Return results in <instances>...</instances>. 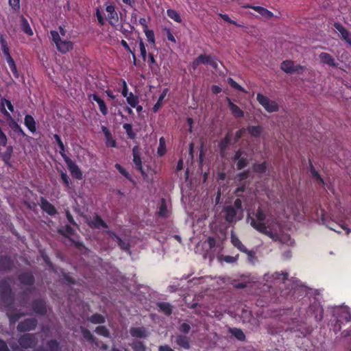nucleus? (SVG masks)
<instances>
[{
  "instance_id": "f257e3e1",
  "label": "nucleus",
  "mask_w": 351,
  "mask_h": 351,
  "mask_svg": "<svg viewBox=\"0 0 351 351\" xmlns=\"http://www.w3.org/2000/svg\"><path fill=\"white\" fill-rule=\"evenodd\" d=\"M0 297L7 310H11L14 305V294L10 283L6 280H0Z\"/></svg>"
},
{
  "instance_id": "f03ea898",
  "label": "nucleus",
  "mask_w": 351,
  "mask_h": 351,
  "mask_svg": "<svg viewBox=\"0 0 351 351\" xmlns=\"http://www.w3.org/2000/svg\"><path fill=\"white\" fill-rule=\"evenodd\" d=\"M50 35L57 50L61 53H66L73 49V43L68 39H62L58 31L51 30Z\"/></svg>"
},
{
  "instance_id": "7ed1b4c3",
  "label": "nucleus",
  "mask_w": 351,
  "mask_h": 351,
  "mask_svg": "<svg viewBox=\"0 0 351 351\" xmlns=\"http://www.w3.org/2000/svg\"><path fill=\"white\" fill-rule=\"evenodd\" d=\"M250 225L258 232L269 237L274 241H280V237L277 233H274L267 230V226L265 223H256V221L253 217H250Z\"/></svg>"
},
{
  "instance_id": "20e7f679",
  "label": "nucleus",
  "mask_w": 351,
  "mask_h": 351,
  "mask_svg": "<svg viewBox=\"0 0 351 351\" xmlns=\"http://www.w3.org/2000/svg\"><path fill=\"white\" fill-rule=\"evenodd\" d=\"M256 99L264 109L269 113L279 110V106L275 101L270 100L267 97L260 93H257Z\"/></svg>"
},
{
  "instance_id": "39448f33",
  "label": "nucleus",
  "mask_w": 351,
  "mask_h": 351,
  "mask_svg": "<svg viewBox=\"0 0 351 351\" xmlns=\"http://www.w3.org/2000/svg\"><path fill=\"white\" fill-rule=\"evenodd\" d=\"M18 342L21 348L28 349L34 348L38 340L35 334L25 333L19 337Z\"/></svg>"
},
{
  "instance_id": "423d86ee",
  "label": "nucleus",
  "mask_w": 351,
  "mask_h": 351,
  "mask_svg": "<svg viewBox=\"0 0 351 351\" xmlns=\"http://www.w3.org/2000/svg\"><path fill=\"white\" fill-rule=\"evenodd\" d=\"M37 325L38 320L36 318H27L18 324L16 329L19 332H26L34 330Z\"/></svg>"
},
{
  "instance_id": "0eeeda50",
  "label": "nucleus",
  "mask_w": 351,
  "mask_h": 351,
  "mask_svg": "<svg viewBox=\"0 0 351 351\" xmlns=\"http://www.w3.org/2000/svg\"><path fill=\"white\" fill-rule=\"evenodd\" d=\"M33 311L40 315H45L47 313L46 301L43 298L35 299L31 304Z\"/></svg>"
},
{
  "instance_id": "6e6552de",
  "label": "nucleus",
  "mask_w": 351,
  "mask_h": 351,
  "mask_svg": "<svg viewBox=\"0 0 351 351\" xmlns=\"http://www.w3.org/2000/svg\"><path fill=\"white\" fill-rule=\"evenodd\" d=\"M64 160L72 176L77 180H82L83 178V173L76 163L69 157H66Z\"/></svg>"
},
{
  "instance_id": "1a4fd4ad",
  "label": "nucleus",
  "mask_w": 351,
  "mask_h": 351,
  "mask_svg": "<svg viewBox=\"0 0 351 351\" xmlns=\"http://www.w3.org/2000/svg\"><path fill=\"white\" fill-rule=\"evenodd\" d=\"M308 311L314 315L317 322H321L324 317V309L318 301L315 300L308 306Z\"/></svg>"
},
{
  "instance_id": "9d476101",
  "label": "nucleus",
  "mask_w": 351,
  "mask_h": 351,
  "mask_svg": "<svg viewBox=\"0 0 351 351\" xmlns=\"http://www.w3.org/2000/svg\"><path fill=\"white\" fill-rule=\"evenodd\" d=\"M106 11L108 13L106 19L111 26H115L119 22V16L115 7L111 3H106Z\"/></svg>"
},
{
  "instance_id": "9b49d317",
  "label": "nucleus",
  "mask_w": 351,
  "mask_h": 351,
  "mask_svg": "<svg viewBox=\"0 0 351 351\" xmlns=\"http://www.w3.org/2000/svg\"><path fill=\"white\" fill-rule=\"evenodd\" d=\"M351 322V314L348 311L341 312L338 316L337 321L334 326V331L335 333L340 331L342 328V325L344 323Z\"/></svg>"
},
{
  "instance_id": "f8f14e48",
  "label": "nucleus",
  "mask_w": 351,
  "mask_h": 351,
  "mask_svg": "<svg viewBox=\"0 0 351 351\" xmlns=\"http://www.w3.org/2000/svg\"><path fill=\"white\" fill-rule=\"evenodd\" d=\"M14 267V261L10 256L0 255V271H10Z\"/></svg>"
},
{
  "instance_id": "ddd939ff",
  "label": "nucleus",
  "mask_w": 351,
  "mask_h": 351,
  "mask_svg": "<svg viewBox=\"0 0 351 351\" xmlns=\"http://www.w3.org/2000/svg\"><path fill=\"white\" fill-rule=\"evenodd\" d=\"M133 162L136 166V169L139 171L143 177L147 176V173L143 169L142 160L139 153L138 146H134L132 149Z\"/></svg>"
},
{
  "instance_id": "4468645a",
  "label": "nucleus",
  "mask_w": 351,
  "mask_h": 351,
  "mask_svg": "<svg viewBox=\"0 0 351 351\" xmlns=\"http://www.w3.org/2000/svg\"><path fill=\"white\" fill-rule=\"evenodd\" d=\"M333 26L339 32L341 38L351 46V33L339 22L334 23Z\"/></svg>"
},
{
  "instance_id": "2eb2a0df",
  "label": "nucleus",
  "mask_w": 351,
  "mask_h": 351,
  "mask_svg": "<svg viewBox=\"0 0 351 351\" xmlns=\"http://www.w3.org/2000/svg\"><path fill=\"white\" fill-rule=\"evenodd\" d=\"M18 280L21 284L32 286L35 282V277L32 271L22 272L18 276Z\"/></svg>"
},
{
  "instance_id": "dca6fc26",
  "label": "nucleus",
  "mask_w": 351,
  "mask_h": 351,
  "mask_svg": "<svg viewBox=\"0 0 351 351\" xmlns=\"http://www.w3.org/2000/svg\"><path fill=\"white\" fill-rule=\"evenodd\" d=\"M319 59L321 63L327 64L329 66L336 68L339 64L335 60V58L328 53L322 52L319 55Z\"/></svg>"
},
{
  "instance_id": "f3484780",
  "label": "nucleus",
  "mask_w": 351,
  "mask_h": 351,
  "mask_svg": "<svg viewBox=\"0 0 351 351\" xmlns=\"http://www.w3.org/2000/svg\"><path fill=\"white\" fill-rule=\"evenodd\" d=\"M40 208L43 211L51 216H53L57 213V210L55 206L43 197H40Z\"/></svg>"
},
{
  "instance_id": "a211bd4d",
  "label": "nucleus",
  "mask_w": 351,
  "mask_h": 351,
  "mask_svg": "<svg viewBox=\"0 0 351 351\" xmlns=\"http://www.w3.org/2000/svg\"><path fill=\"white\" fill-rule=\"evenodd\" d=\"M244 8L254 10L267 19H270L274 16V14L271 11L261 6L247 5Z\"/></svg>"
},
{
  "instance_id": "6ab92c4d",
  "label": "nucleus",
  "mask_w": 351,
  "mask_h": 351,
  "mask_svg": "<svg viewBox=\"0 0 351 351\" xmlns=\"http://www.w3.org/2000/svg\"><path fill=\"white\" fill-rule=\"evenodd\" d=\"M47 348L45 349L43 347H38L36 351H60V343L56 339H51L46 343Z\"/></svg>"
},
{
  "instance_id": "aec40b11",
  "label": "nucleus",
  "mask_w": 351,
  "mask_h": 351,
  "mask_svg": "<svg viewBox=\"0 0 351 351\" xmlns=\"http://www.w3.org/2000/svg\"><path fill=\"white\" fill-rule=\"evenodd\" d=\"M175 343L184 350H189L191 348L189 338L183 335L176 336Z\"/></svg>"
},
{
  "instance_id": "412c9836",
  "label": "nucleus",
  "mask_w": 351,
  "mask_h": 351,
  "mask_svg": "<svg viewBox=\"0 0 351 351\" xmlns=\"http://www.w3.org/2000/svg\"><path fill=\"white\" fill-rule=\"evenodd\" d=\"M225 215V219L228 223H232L234 221L237 216V211L232 206H225L223 209Z\"/></svg>"
},
{
  "instance_id": "4be33fe9",
  "label": "nucleus",
  "mask_w": 351,
  "mask_h": 351,
  "mask_svg": "<svg viewBox=\"0 0 351 351\" xmlns=\"http://www.w3.org/2000/svg\"><path fill=\"white\" fill-rule=\"evenodd\" d=\"M89 98L97 103L99 108V110L104 116L108 114V111L106 103L101 98L99 97L98 95L93 94L90 95Z\"/></svg>"
},
{
  "instance_id": "5701e85b",
  "label": "nucleus",
  "mask_w": 351,
  "mask_h": 351,
  "mask_svg": "<svg viewBox=\"0 0 351 351\" xmlns=\"http://www.w3.org/2000/svg\"><path fill=\"white\" fill-rule=\"evenodd\" d=\"M88 225L91 228H96V229H99L101 228H108V226L106 223V222L104 221L101 219V217L99 215H96L94 217L93 220L90 222H89Z\"/></svg>"
},
{
  "instance_id": "b1692460",
  "label": "nucleus",
  "mask_w": 351,
  "mask_h": 351,
  "mask_svg": "<svg viewBox=\"0 0 351 351\" xmlns=\"http://www.w3.org/2000/svg\"><path fill=\"white\" fill-rule=\"evenodd\" d=\"M228 106L231 112L236 118H241L244 116V112L236 104H234L230 98L227 97Z\"/></svg>"
},
{
  "instance_id": "393cba45",
  "label": "nucleus",
  "mask_w": 351,
  "mask_h": 351,
  "mask_svg": "<svg viewBox=\"0 0 351 351\" xmlns=\"http://www.w3.org/2000/svg\"><path fill=\"white\" fill-rule=\"evenodd\" d=\"M5 105L8 107V110L10 112H14V106L12 104L11 101L8 99H6L5 98L1 99L0 110L1 112L8 118H11L10 114L6 110L5 108Z\"/></svg>"
},
{
  "instance_id": "a878e982",
  "label": "nucleus",
  "mask_w": 351,
  "mask_h": 351,
  "mask_svg": "<svg viewBox=\"0 0 351 351\" xmlns=\"http://www.w3.org/2000/svg\"><path fill=\"white\" fill-rule=\"evenodd\" d=\"M25 125L28 128V130L34 133L36 131V123L34 119V117L30 114H27L25 117L24 119Z\"/></svg>"
},
{
  "instance_id": "bb28decb",
  "label": "nucleus",
  "mask_w": 351,
  "mask_h": 351,
  "mask_svg": "<svg viewBox=\"0 0 351 351\" xmlns=\"http://www.w3.org/2000/svg\"><path fill=\"white\" fill-rule=\"evenodd\" d=\"M159 308V311L162 312L165 315L169 316L172 314L173 306L168 302H160L156 304Z\"/></svg>"
},
{
  "instance_id": "cd10ccee",
  "label": "nucleus",
  "mask_w": 351,
  "mask_h": 351,
  "mask_svg": "<svg viewBox=\"0 0 351 351\" xmlns=\"http://www.w3.org/2000/svg\"><path fill=\"white\" fill-rule=\"evenodd\" d=\"M21 30L27 36H33V30L32 29L28 21L23 16H22L21 19Z\"/></svg>"
},
{
  "instance_id": "c85d7f7f",
  "label": "nucleus",
  "mask_w": 351,
  "mask_h": 351,
  "mask_svg": "<svg viewBox=\"0 0 351 351\" xmlns=\"http://www.w3.org/2000/svg\"><path fill=\"white\" fill-rule=\"evenodd\" d=\"M130 333L134 337L145 338L147 337L146 330L143 328L132 327L130 329Z\"/></svg>"
},
{
  "instance_id": "c756f323",
  "label": "nucleus",
  "mask_w": 351,
  "mask_h": 351,
  "mask_svg": "<svg viewBox=\"0 0 351 351\" xmlns=\"http://www.w3.org/2000/svg\"><path fill=\"white\" fill-rule=\"evenodd\" d=\"M87 320L93 324H102L106 322L105 317L99 313L93 314L88 317Z\"/></svg>"
},
{
  "instance_id": "7c9ffc66",
  "label": "nucleus",
  "mask_w": 351,
  "mask_h": 351,
  "mask_svg": "<svg viewBox=\"0 0 351 351\" xmlns=\"http://www.w3.org/2000/svg\"><path fill=\"white\" fill-rule=\"evenodd\" d=\"M230 239L232 244L239 251L241 252L247 251V247L242 243L240 239L235 234L232 233Z\"/></svg>"
},
{
  "instance_id": "2f4dec72",
  "label": "nucleus",
  "mask_w": 351,
  "mask_h": 351,
  "mask_svg": "<svg viewBox=\"0 0 351 351\" xmlns=\"http://www.w3.org/2000/svg\"><path fill=\"white\" fill-rule=\"evenodd\" d=\"M80 330L82 334L84 339L86 341L91 343H95L96 339L93 335V334L91 333V332L89 330H88L87 328H86L83 326H80Z\"/></svg>"
},
{
  "instance_id": "473e14b6",
  "label": "nucleus",
  "mask_w": 351,
  "mask_h": 351,
  "mask_svg": "<svg viewBox=\"0 0 351 351\" xmlns=\"http://www.w3.org/2000/svg\"><path fill=\"white\" fill-rule=\"evenodd\" d=\"M167 93H168V88H165L162 90V93L159 96V98H158L157 102L154 104V106L152 108V110L154 112H155V113L157 112L159 110V109L161 108V106H162L163 100L165 98V97L167 96Z\"/></svg>"
},
{
  "instance_id": "72a5a7b5",
  "label": "nucleus",
  "mask_w": 351,
  "mask_h": 351,
  "mask_svg": "<svg viewBox=\"0 0 351 351\" xmlns=\"http://www.w3.org/2000/svg\"><path fill=\"white\" fill-rule=\"evenodd\" d=\"M13 153V148L12 146H8L5 152L1 154V158L5 165L11 166L10 160Z\"/></svg>"
},
{
  "instance_id": "f704fd0d",
  "label": "nucleus",
  "mask_w": 351,
  "mask_h": 351,
  "mask_svg": "<svg viewBox=\"0 0 351 351\" xmlns=\"http://www.w3.org/2000/svg\"><path fill=\"white\" fill-rule=\"evenodd\" d=\"M157 215L159 217L167 218L168 217V210L166 204V201L164 198L161 199L160 205L159 206Z\"/></svg>"
},
{
  "instance_id": "c9c22d12",
  "label": "nucleus",
  "mask_w": 351,
  "mask_h": 351,
  "mask_svg": "<svg viewBox=\"0 0 351 351\" xmlns=\"http://www.w3.org/2000/svg\"><path fill=\"white\" fill-rule=\"evenodd\" d=\"M294 63L291 60H285L281 63L280 69L287 73H293Z\"/></svg>"
},
{
  "instance_id": "e433bc0d",
  "label": "nucleus",
  "mask_w": 351,
  "mask_h": 351,
  "mask_svg": "<svg viewBox=\"0 0 351 351\" xmlns=\"http://www.w3.org/2000/svg\"><path fill=\"white\" fill-rule=\"evenodd\" d=\"M249 134L254 137L259 136L263 132V128L261 125H250L247 128Z\"/></svg>"
},
{
  "instance_id": "4c0bfd02",
  "label": "nucleus",
  "mask_w": 351,
  "mask_h": 351,
  "mask_svg": "<svg viewBox=\"0 0 351 351\" xmlns=\"http://www.w3.org/2000/svg\"><path fill=\"white\" fill-rule=\"evenodd\" d=\"M53 138L56 140V143H58V145L60 147V154L64 160V158H66V157H68V156H66V154L65 153V147H64V145L60 136L58 134H55L53 135Z\"/></svg>"
},
{
  "instance_id": "58836bf2",
  "label": "nucleus",
  "mask_w": 351,
  "mask_h": 351,
  "mask_svg": "<svg viewBox=\"0 0 351 351\" xmlns=\"http://www.w3.org/2000/svg\"><path fill=\"white\" fill-rule=\"evenodd\" d=\"M309 162V168H310V172L311 175L316 179V180L321 183L322 184H324L325 182L323 180V178L321 177V176L319 174V173L316 171L315 168L314 167L311 159L308 160Z\"/></svg>"
},
{
  "instance_id": "ea45409f",
  "label": "nucleus",
  "mask_w": 351,
  "mask_h": 351,
  "mask_svg": "<svg viewBox=\"0 0 351 351\" xmlns=\"http://www.w3.org/2000/svg\"><path fill=\"white\" fill-rule=\"evenodd\" d=\"M230 332L237 340L241 341L245 340V335L241 329L234 328L230 329Z\"/></svg>"
},
{
  "instance_id": "a19ab883",
  "label": "nucleus",
  "mask_w": 351,
  "mask_h": 351,
  "mask_svg": "<svg viewBox=\"0 0 351 351\" xmlns=\"http://www.w3.org/2000/svg\"><path fill=\"white\" fill-rule=\"evenodd\" d=\"M114 167L127 180H128L129 181H130L132 183H134V181L132 179L131 175L120 164L116 163L114 165Z\"/></svg>"
},
{
  "instance_id": "79ce46f5",
  "label": "nucleus",
  "mask_w": 351,
  "mask_h": 351,
  "mask_svg": "<svg viewBox=\"0 0 351 351\" xmlns=\"http://www.w3.org/2000/svg\"><path fill=\"white\" fill-rule=\"evenodd\" d=\"M95 332L102 337H110V330L108 329V328L105 326H97L95 329Z\"/></svg>"
},
{
  "instance_id": "37998d69",
  "label": "nucleus",
  "mask_w": 351,
  "mask_h": 351,
  "mask_svg": "<svg viewBox=\"0 0 351 351\" xmlns=\"http://www.w3.org/2000/svg\"><path fill=\"white\" fill-rule=\"evenodd\" d=\"M167 16L177 23H181L182 19L180 14L175 10L168 9L167 10Z\"/></svg>"
},
{
  "instance_id": "c03bdc74",
  "label": "nucleus",
  "mask_w": 351,
  "mask_h": 351,
  "mask_svg": "<svg viewBox=\"0 0 351 351\" xmlns=\"http://www.w3.org/2000/svg\"><path fill=\"white\" fill-rule=\"evenodd\" d=\"M128 104L132 107L135 108L139 102L138 96L134 95L132 92L130 93L129 95L126 97Z\"/></svg>"
},
{
  "instance_id": "a18cd8bd",
  "label": "nucleus",
  "mask_w": 351,
  "mask_h": 351,
  "mask_svg": "<svg viewBox=\"0 0 351 351\" xmlns=\"http://www.w3.org/2000/svg\"><path fill=\"white\" fill-rule=\"evenodd\" d=\"M58 232L66 237H69L70 235L74 234L75 230L71 226L66 225L62 229L59 230Z\"/></svg>"
},
{
  "instance_id": "49530a36",
  "label": "nucleus",
  "mask_w": 351,
  "mask_h": 351,
  "mask_svg": "<svg viewBox=\"0 0 351 351\" xmlns=\"http://www.w3.org/2000/svg\"><path fill=\"white\" fill-rule=\"evenodd\" d=\"M267 170V164L266 162H263L262 163H255L253 165V171L256 173H263Z\"/></svg>"
},
{
  "instance_id": "de8ad7c7",
  "label": "nucleus",
  "mask_w": 351,
  "mask_h": 351,
  "mask_svg": "<svg viewBox=\"0 0 351 351\" xmlns=\"http://www.w3.org/2000/svg\"><path fill=\"white\" fill-rule=\"evenodd\" d=\"M123 128L125 130L129 138L134 139L136 138V133L134 132L132 126L130 123H124L123 125Z\"/></svg>"
},
{
  "instance_id": "09e8293b",
  "label": "nucleus",
  "mask_w": 351,
  "mask_h": 351,
  "mask_svg": "<svg viewBox=\"0 0 351 351\" xmlns=\"http://www.w3.org/2000/svg\"><path fill=\"white\" fill-rule=\"evenodd\" d=\"M138 41H139V48H140V51H141V56L143 61H146L147 56H148V55L147 53V50H146V47H145L144 41L140 37L138 38Z\"/></svg>"
},
{
  "instance_id": "8fccbe9b",
  "label": "nucleus",
  "mask_w": 351,
  "mask_h": 351,
  "mask_svg": "<svg viewBox=\"0 0 351 351\" xmlns=\"http://www.w3.org/2000/svg\"><path fill=\"white\" fill-rule=\"evenodd\" d=\"M230 140L228 134H227L223 138H222L220 141V142L219 143V147L221 152H223L226 150V149L230 144Z\"/></svg>"
},
{
  "instance_id": "3c124183",
  "label": "nucleus",
  "mask_w": 351,
  "mask_h": 351,
  "mask_svg": "<svg viewBox=\"0 0 351 351\" xmlns=\"http://www.w3.org/2000/svg\"><path fill=\"white\" fill-rule=\"evenodd\" d=\"M157 152L158 154L160 156H164L166 152V145L164 137H160L159 139V146Z\"/></svg>"
},
{
  "instance_id": "603ef678",
  "label": "nucleus",
  "mask_w": 351,
  "mask_h": 351,
  "mask_svg": "<svg viewBox=\"0 0 351 351\" xmlns=\"http://www.w3.org/2000/svg\"><path fill=\"white\" fill-rule=\"evenodd\" d=\"M7 62L9 65V67H10L11 71L12 72L14 77L16 79H19L20 77V75L17 70V68L15 64L14 59L10 60L7 61Z\"/></svg>"
},
{
  "instance_id": "864d4df0",
  "label": "nucleus",
  "mask_w": 351,
  "mask_h": 351,
  "mask_svg": "<svg viewBox=\"0 0 351 351\" xmlns=\"http://www.w3.org/2000/svg\"><path fill=\"white\" fill-rule=\"evenodd\" d=\"M272 278L275 280H282L283 282L287 279L288 278V273L287 272H275L271 276Z\"/></svg>"
},
{
  "instance_id": "5fc2aeb1",
  "label": "nucleus",
  "mask_w": 351,
  "mask_h": 351,
  "mask_svg": "<svg viewBox=\"0 0 351 351\" xmlns=\"http://www.w3.org/2000/svg\"><path fill=\"white\" fill-rule=\"evenodd\" d=\"M147 62H148V65H149V68L152 71H154L155 69L158 68V64L156 62V59L154 58V56L152 53H149V54H148Z\"/></svg>"
},
{
  "instance_id": "6e6d98bb",
  "label": "nucleus",
  "mask_w": 351,
  "mask_h": 351,
  "mask_svg": "<svg viewBox=\"0 0 351 351\" xmlns=\"http://www.w3.org/2000/svg\"><path fill=\"white\" fill-rule=\"evenodd\" d=\"M256 218L258 220L256 223H264V221L266 219V215L262 210L261 207H258L256 210V214H255Z\"/></svg>"
},
{
  "instance_id": "4d7b16f0",
  "label": "nucleus",
  "mask_w": 351,
  "mask_h": 351,
  "mask_svg": "<svg viewBox=\"0 0 351 351\" xmlns=\"http://www.w3.org/2000/svg\"><path fill=\"white\" fill-rule=\"evenodd\" d=\"M25 314L23 312L16 313H11L8 314V317L9 318V320L10 323L14 324L21 317L25 316Z\"/></svg>"
},
{
  "instance_id": "13d9d810",
  "label": "nucleus",
  "mask_w": 351,
  "mask_h": 351,
  "mask_svg": "<svg viewBox=\"0 0 351 351\" xmlns=\"http://www.w3.org/2000/svg\"><path fill=\"white\" fill-rule=\"evenodd\" d=\"M60 177L65 187L70 188L71 181L66 172L61 171Z\"/></svg>"
},
{
  "instance_id": "bf43d9fd",
  "label": "nucleus",
  "mask_w": 351,
  "mask_h": 351,
  "mask_svg": "<svg viewBox=\"0 0 351 351\" xmlns=\"http://www.w3.org/2000/svg\"><path fill=\"white\" fill-rule=\"evenodd\" d=\"M228 82L232 88L239 91L245 92L244 88L241 85H239L237 82H235L232 78H228Z\"/></svg>"
},
{
  "instance_id": "052dcab7",
  "label": "nucleus",
  "mask_w": 351,
  "mask_h": 351,
  "mask_svg": "<svg viewBox=\"0 0 351 351\" xmlns=\"http://www.w3.org/2000/svg\"><path fill=\"white\" fill-rule=\"evenodd\" d=\"M145 34L147 38L148 42H149L152 44L155 43V36L154 31L152 29H144Z\"/></svg>"
},
{
  "instance_id": "680f3d73",
  "label": "nucleus",
  "mask_w": 351,
  "mask_h": 351,
  "mask_svg": "<svg viewBox=\"0 0 351 351\" xmlns=\"http://www.w3.org/2000/svg\"><path fill=\"white\" fill-rule=\"evenodd\" d=\"M132 348L134 351H145V344L140 341L133 342Z\"/></svg>"
},
{
  "instance_id": "e2e57ef3",
  "label": "nucleus",
  "mask_w": 351,
  "mask_h": 351,
  "mask_svg": "<svg viewBox=\"0 0 351 351\" xmlns=\"http://www.w3.org/2000/svg\"><path fill=\"white\" fill-rule=\"evenodd\" d=\"M248 164L247 159L245 157L241 158L240 160L237 161V168L238 170H241L247 167Z\"/></svg>"
},
{
  "instance_id": "0e129e2a",
  "label": "nucleus",
  "mask_w": 351,
  "mask_h": 351,
  "mask_svg": "<svg viewBox=\"0 0 351 351\" xmlns=\"http://www.w3.org/2000/svg\"><path fill=\"white\" fill-rule=\"evenodd\" d=\"M8 144V138L5 134L3 132L0 126V146L6 147Z\"/></svg>"
},
{
  "instance_id": "69168bd1",
  "label": "nucleus",
  "mask_w": 351,
  "mask_h": 351,
  "mask_svg": "<svg viewBox=\"0 0 351 351\" xmlns=\"http://www.w3.org/2000/svg\"><path fill=\"white\" fill-rule=\"evenodd\" d=\"M8 3L12 9L18 12L20 9V0H8Z\"/></svg>"
},
{
  "instance_id": "338daca9",
  "label": "nucleus",
  "mask_w": 351,
  "mask_h": 351,
  "mask_svg": "<svg viewBox=\"0 0 351 351\" xmlns=\"http://www.w3.org/2000/svg\"><path fill=\"white\" fill-rule=\"evenodd\" d=\"M239 256V254H237L235 256L227 255L223 257V260L228 263H233L237 261Z\"/></svg>"
},
{
  "instance_id": "774afa93",
  "label": "nucleus",
  "mask_w": 351,
  "mask_h": 351,
  "mask_svg": "<svg viewBox=\"0 0 351 351\" xmlns=\"http://www.w3.org/2000/svg\"><path fill=\"white\" fill-rule=\"evenodd\" d=\"M211 56L201 54L198 56L200 64H208Z\"/></svg>"
}]
</instances>
